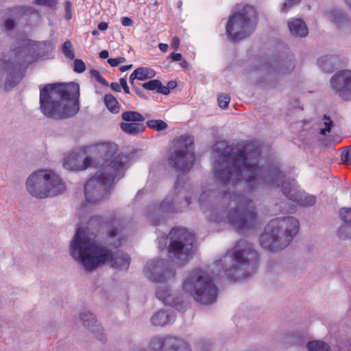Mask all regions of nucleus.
<instances>
[{
	"label": "nucleus",
	"mask_w": 351,
	"mask_h": 351,
	"mask_svg": "<svg viewBox=\"0 0 351 351\" xmlns=\"http://www.w3.org/2000/svg\"><path fill=\"white\" fill-rule=\"evenodd\" d=\"M213 152L219 154L215 160L213 171L221 189H209L203 191L199 203L204 209L207 204L221 199L223 203L233 202L234 208H231L225 217L223 206L213 207L208 219L214 223L223 221L230 224L236 231L254 228L257 223L258 214L255 204L241 192L230 191V188L241 181L247 184L250 192L261 186L282 187V193L290 200L302 206H311L316 202L313 195L298 190L293 184L285 183V174L277 164L261 165V150L259 145L254 141H242L230 148L226 141H217Z\"/></svg>",
	"instance_id": "nucleus-1"
},
{
	"label": "nucleus",
	"mask_w": 351,
	"mask_h": 351,
	"mask_svg": "<svg viewBox=\"0 0 351 351\" xmlns=\"http://www.w3.org/2000/svg\"><path fill=\"white\" fill-rule=\"evenodd\" d=\"M90 153L98 156L94 160L101 159L104 162L101 168L94 176L90 178L84 186V195L88 202L95 204L104 199L112 189L115 181L119 180L124 175V167L127 162V157L123 154L114 156L117 151V146L112 143H102L84 147Z\"/></svg>",
	"instance_id": "nucleus-2"
},
{
	"label": "nucleus",
	"mask_w": 351,
	"mask_h": 351,
	"mask_svg": "<svg viewBox=\"0 0 351 351\" xmlns=\"http://www.w3.org/2000/svg\"><path fill=\"white\" fill-rule=\"evenodd\" d=\"M71 255L84 271H92L106 263L112 268L127 270L130 263L128 254L117 250L112 252L106 247L95 244L82 228H78L71 243Z\"/></svg>",
	"instance_id": "nucleus-3"
},
{
	"label": "nucleus",
	"mask_w": 351,
	"mask_h": 351,
	"mask_svg": "<svg viewBox=\"0 0 351 351\" xmlns=\"http://www.w3.org/2000/svg\"><path fill=\"white\" fill-rule=\"evenodd\" d=\"M80 86L76 82L48 84L40 88V110L56 120L75 116L80 110Z\"/></svg>",
	"instance_id": "nucleus-4"
},
{
	"label": "nucleus",
	"mask_w": 351,
	"mask_h": 351,
	"mask_svg": "<svg viewBox=\"0 0 351 351\" xmlns=\"http://www.w3.org/2000/svg\"><path fill=\"white\" fill-rule=\"evenodd\" d=\"M51 40L32 41L23 40L20 45L14 49L15 62L0 60V82L3 76L7 74L4 85L5 90H10L18 84L23 78L20 72L22 66H27L38 59H47L54 50Z\"/></svg>",
	"instance_id": "nucleus-5"
},
{
	"label": "nucleus",
	"mask_w": 351,
	"mask_h": 351,
	"mask_svg": "<svg viewBox=\"0 0 351 351\" xmlns=\"http://www.w3.org/2000/svg\"><path fill=\"white\" fill-rule=\"evenodd\" d=\"M258 262V255L254 245L245 239H241L234 249L228 251L223 258L215 263V265L219 267V274L223 273L228 279L236 281L247 278L254 273Z\"/></svg>",
	"instance_id": "nucleus-6"
},
{
	"label": "nucleus",
	"mask_w": 351,
	"mask_h": 351,
	"mask_svg": "<svg viewBox=\"0 0 351 351\" xmlns=\"http://www.w3.org/2000/svg\"><path fill=\"white\" fill-rule=\"evenodd\" d=\"M300 224L294 217L288 216L270 220L265 232L260 235L261 247L270 252H278L288 246L298 233Z\"/></svg>",
	"instance_id": "nucleus-7"
},
{
	"label": "nucleus",
	"mask_w": 351,
	"mask_h": 351,
	"mask_svg": "<svg viewBox=\"0 0 351 351\" xmlns=\"http://www.w3.org/2000/svg\"><path fill=\"white\" fill-rule=\"evenodd\" d=\"M184 178L178 177L175 183V191L167 196L160 204L149 205L145 211V216L152 226L162 223L169 214L183 212L191 203V197L180 196L184 188Z\"/></svg>",
	"instance_id": "nucleus-8"
},
{
	"label": "nucleus",
	"mask_w": 351,
	"mask_h": 351,
	"mask_svg": "<svg viewBox=\"0 0 351 351\" xmlns=\"http://www.w3.org/2000/svg\"><path fill=\"white\" fill-rule=\"evenodd\" d=\"M182 287L195 300L202 304H210L217 298L218 289L213 279L200 269H195L189 274Z\"/></svg>",
	"instance_id": "nucleus-9"
},
{
	"label": "nucleus",
	"mask_w": 351,
	"mask_h": 351,
	"mask_svg": "<svg viewBox=\"0 0 351 351\" xmlns=\"http://www.w3.org/2000/svg\"><path fill=\"white\" fill-rule=\"evenodd\" d=\"M26 188L29 194L37 198L53 197L65 190L61 178L50 170H38L27 178Z\"/></svg>",
	"instance_id": "nucleus-10"
},
{
	"label": "nucleus",
	"mask_w": 351,
	"mask_h": 351,
	"mask_svg": "<svg viewBox=\"0 0 351 351\" xmlns=\"http://www.w3.org/2000/svg\"><path fill=\"white\" fill-rule=\"evenodd\" d=\"M257 12L254 7L245 5L241 10L230 15L226 27V34L237 42L248 37L256 29Z\"/></svg>",
	"instance_id": "nucleus-11"
},
{
	"label": "nucleus",
	"mask_w": 351,
	"mask_h": 351,
	"mask_svg": "<svg viewBox=\"0 0 351 351\" xmlns=\"http://www.w3.org/2000/svg\"><path fill=\"white\" fill-rule=\"evenodd\" d=\"M169 239L168 253L169 257L178 261H186L193 253L194 235L188 230L181 227L173 228L169 234H164L158 239L160 247H162V243L166 244Z\"/></svg>",
	"instance_id": "nucleus-12"
},
{
	"label": "nucleus",
	"mask_w": 351,
	"mask_h": 351,
	"mask_svg": "<svg viewBox=\"0 0 351 351\" xmlns=\"http://www.w3.org/2000/svg\"><path fill=\"white\" fill-rule=\"evenodd\" d=\"M195 161L193 138L191 136H181L176 142L175 149L169 157V165L180 172H187Z\"/></svg>",
	"instance_id": "nucleus-13"
},
{
	"label": "nucleus",
	"mask_w": 351,
	"mask_h": 351,
	"mask_svg": "<svg viewBox=\"0 0 351 351\" xmlns=\"http://www.w3.org/2000/svg\"><path fill=\"white\" fill-rule=\"evenodd\" d=\"M130 351H191V348L186 342L176 337L162 339L155 337L150 343L143 342Z\"/></svg>",
	"instance_id": "nucleus-14"
},
{
	"label": "nucleus",
	"mask_w": 351,
	"mask_h": 351,
	"mask_svg": "<svg viewBox=\"0 0 351 351\" xmlns=\"http://www.w3.org/2000/svg\"><path fill=\"white\" fill-rule=\"evenodd\" d=\"M144 272L149 280L159 283H165L176 275V270L168 260L149 261L144 268Z\"/></svg>",
	"instance_id": "nucleus-15"
},
{
	"label": "nucleus",
	"mask_w": 351,
	"mask_h": 351,
	"mask_svg": "<svg viewBox=\"0 0 351 351\" xmlns=\"http://www.w3.org/2000/svg\"><path fill=\"white\" fill-rule=\"evenodd\" d=\"M331 86L340 97L351 99V71L343 70L335 73L330 80Z\"/></svg>",
	"instance_id": "nucleus-16"
},
{
	"label": "nucleus",
	"mask_w": 351,
	"mask_h": 351,
	"mask_svg": "<svg viewBox=\"0 0 351 351\" xmlns=\"http://www.w3.org/2000/svg\"><path fill=\"white\" fill-rule=\"evenodd\" d=\"M156 298L162 301L165 304L169 305L176 310L180 311L183 308V296L174 295L170 293L167 288L159 287L156 291Z\"/></svg>",
	"instance_id": "nucleus-17"
},
{
	"label": "nucleus",
	"mask_w": 351,
	"mask_h": 351,
	"mask_svg": "<svg viewBox=\"0 0 351 351\" xmlns=\"http://www.w3.org/2000/svg\"><path fill=\"white\" fill-rule=\"evenodd\" d=\"M80 319L84 327L90 330L95 337L101 342L106 341V337L102 332L103 328L97 324L95 315L89 311H85L80 314Z\"/></svg>",
	"instance_id": "nucleus-18"
},
{
	"label": "nucleus",
	"mask_w": 351,
	"mask_h": 351,
	"mask_svg": "<svg viewBox=\"0 0 351 351\" xmlns=\"http://www.w3.org/2000/svg\"><path fill=\"white\" fill-rule=\"evenodd\" d=\"M175 315L171 310H159L151 318V322L156 326H163L167 324L173 322Z\"/></svg>",
	"instance_id": "nucleus-19"
},
{
	"label": "nucleus",
	"mask_w": 351,
	"mask_h": 351,
	"mask_svg": "<svg viewBox=\"0 0 351 351\" xmlns=\"http://www.w3.org/2000/svg\"><path fill=\"white\" fill-rule=\"evenodd\" d=\"M76 162L77 160L75 158V156L73 154H70L69 156L64 158L63 163L64 167L71 171L84 170L91 165L93 162V158L86 157L83 160L82 164L81 165H77Z\"/></svg>",
	"instance_id": "nucleus-20"
},
{
	"label": "nucleus",
	"mask_w": 351,
	"mask_h": 351,
	"mask_svg": "<svg viewBox=\"0 0 351 351\" xmlns=\"http://www.w3.org/2000/svg\"><path fill=\"white\" fill-rule=\"evenodd\" d=\"M290 32L294 36L305 37L308 34V28L304 21L300 19H293L288 23Z\"/></svg>",
	"instance_id": "nucleus-21"
},
{
	"label": "nucleus",
	"mask_w": 351,
	"mask_h": 351,
	"mask_svg": "<svg viewBox=\"0 0 351 351\" xmlns=\"http://www.w3.org/2000/svg\"><path fill=\"white\" fill-rule=\"evenodd\" d=\"M338 62L339 58L335 55L324 56L317 60V65L322 71L331 73Z\"/></svg>",
	"instance_id": "nucleus-22"
},
{
	"label": "nucleus",
	"mask_w": 351,
	"mask_h": 351,
	"mask_svg": "<svg viewBox=\"0 0 351 351\" xmlns=\"http://www.w3.org/2000/svg\"><path fill=\"white\" fill-rule=\"evenodd\" d=\"M328 19L338 27L346 26L349 19L346 14L339 10H332L326 13Z\"/></svg>",
	"instance_id": "nucleus-23"
},
{
	"label": "nucleus",
	"mask_w": 351,
	"mask_h": 351,
	"mask_svg": "<svg viewBox=\"0 0 351 351\" xmlns=\"http://www.w3.org/2000/svg\"><path fill=\"white\" fill-rule=\"evenodd\" d=\"M120 128L125 133L133 136L141 134L145 130V126L143 124L136 122L121 123Z\"/></svg>",
	"instance_id": "nucleus-24"
},
{
	"label": "nucleus",
	"mask_w": 351,
	"mask_h": 351,
	"mask_svg": "<svg viewBox=\"0 0 351 351\" xmlns=\"http://www.w3.org/2000/svg\"><path fill=\"white\" fill-rule=\"evenodd\" d=\"M318 125L321 127L319 129L318 134L322 136H326L327 133L331 132L332 128L334 126V121L330 116L324 114Z\"/></svg>",
	"instance_id": "nucleus-25"
},
{
	"label": "nucleus",
	"mask_w": 351,
	"mask_h": 351,
	"mask_svg": "<svg viewBox=\"0 0 351 351\" xmlns=\"http://www.w3.org/2000/svg\"><path fill=\"white\" fill-rule=\"evenodd\" d=\"M105 105L108 110L113 113L117 114L120 110V106L117 99L110 93L106 94L104 97Z\"/></svg>",
	"instance_id": "nucleus-26"
},
{
	"label": "nucleus",
	"mask_w": 351,
	"mask_h": 351,
	"mask_svg": "<svg viewBox=\"0 0 351 351\" xmlns=\"http://www.w3.org/2000/svg\"><path fill=\"white\" fill-rule=\"evenodd\" d=\"M134 73L137 76V80L141 81L152 78L156 75L155 71L149 67H138L134 71Z\"/></svg>",
	"instance_id": "nucleus-27"
},
{
	"label": "nucleus",
	"mask_w": 351,
	"mask_h": 351,
	"mask_svg": "<svg viewBox=\"0 0 351 351\" xmlns=\"http://www.w3.org/2000/svg\"><path fill=\"white\" fill-rule=\"evenodd\" d=\"M121 118L126 122H142L145 120V117L136 111H125L122 113Z\"/></svg>",
	"instance_id": "nucleus-28"
},
{
	"label": "nucleus",
	"mask_w": 351,
	"mask_h": 351,
	"mask_svg": "<svg viewBox=\"0 0 351 351\" xmlns=\"http://www.w3.org/2000/svg\"><path fill=\"white\" fill-rule=\"evenodd\" d=\"M295 68L294 62L289 60L285 64L276 63L274 66V70L280 74H287L292 71Z\"/></svg>",
	"instance_id": "nucleus-29"
},
{
	"label": "nucleus",
	"mask_w": 351,
	"mask_h": 351,
	"mask_svg": "<svg viewBox=\"0 0 351 351\" xmlns=\"http://www.w3.org/2000/svg\"><path fill=\"white\" fill-rule=\"evenodd\" d=\"M308 351H330L327 343L322 341H311L306 345Z\"/></svg>",
	"instance_id": "nucleus-30"
},
{
	"label": "nucleus",
	"mask_w": 351,
	"mask_h": 351,
	"mask_svg": "<svg viewBox=\"0 0 351 351\" xmlns=\"http://www.w3.org/2000/svg\"><path fill=\"white\" fill-rule=\"evenodd\" d=\"M340 218L343 223L350 224L348 227L349 233L347 237L351 236V207L350 208H342L339 210Z\"/></svg>",
	"instance_id": "nucleus-31"
},
{
	"label": "nucleus",
	"mask_w": 351,
	"mask_h": 351,
	"mask_svg": "<svg viewBox=\"0 0 351 351\" xmlns=\"http://www.w3.org/2000/svg\"><path fill=\"white\" fill-rule=\"evenodd\" d=\"M146 125L148 128L156 131L164 130L168 127L167 123L160 119L148 120Z\"/></svg>",
	"instance_id": "nucleus-32"
},
{
	"label": "nucleus",
	"mask_w": 351,
	"mask_h": 351,
	"mask_svg": "<svg viewBox=\"0 0 351 351\" xmlns=\"http://www.w3.org/2000/svg\"><path fill=\"white\" fill-rule=\"evenodd\" d=\"M62 51L64 56L69 60H73L75 58V52L73 49L72 43L70 40H66L63 43Z\"/></svg>",
	"instance_id": "nucleus-33"
},
{
	"label": "nucleus",
	"mask_w": 351,
	"mask_h": 351,
	"mask_svg": "<svg viewBox=\"0 0 351 351\" xmlns=\"http://www.w3.org/2000/svg\"><path fill=\"white\" fill-rule=\"evenodd\" d=\"M350 224L343 223L341 226L339 227L337 231V235L340 239L343 240L351 239V236L347 237V234L349 233L348 227L350 226Z\"/></svg>",
	"instance_id": "nucleus-34"
},
{
	"label": "nucleus",
	"mask_w": 351,
	"mask_h": 351,
	"mask_svg": "<svg viewBox=\"0 0 351 351\" xmlns=\"http://www.w3.org/2000/svg\"><path fill=\"white\" fill-rule=\"evenodd\" d=\"M161 85V82L158 80H152L142 84V86L147 90L158 91V87Z\"/></svg>",
	"instance_id": "nucleus-35"
},
{
	"label": "nucleus",
	"mask_w": 351,
	"mask_h": 351,
	"mask_svg": "<svg viewBox=\"0 0 351 351\" xmlns=\"http://www.w3.org/2000/svg\"><path fill=\"white\" fill-rule=\"evenodd\" d=\"M230 97L228 95L222 93L218 96L219 106L222 109H226L228 107Z\"/></svg>",
	"instance_id": "nucleus-36"
},
{
	"label": "nucleus",
	"mask_w": 351,
	"mask_h": 351,
	"mask_svg": "<svg viewBox=\"0 0 351 351\" xmlns=\"http://www.w3.org/2000/svg\"><path fill=\"white\" fill-rule=\"evenodd\" d=\"M90 73L93 77H94L98 82L104 86H108V82L105 78L100 74V73L96 69H91Z\"/></svg>",
	"instance_id": "nucleus-37"
},
{
	"label": "nucleus",
	"mask_w": 351,
	"mask_h": 351,
	"mask_svg": "<svg viewBox=\"0 0 351 351\" xmlns=\"http://www.w3.org/2000/svg\"><path fill=\"white\" fill-rule=\"evenodd\" d=\"M301 1L302 0H287L282 4V6L281 8V11L282 12H287L288 11V10H289L292 7L300 4Z\"/></svg>",
	"instance_id": "nucleus-38"
},
{
	"label": "nucleus",
	"mask_w": 351,
	"mask_h": 351,
	"mask_svg": "<svg viewBox=\"0 0 351 351\" xmlns=\"http://www.w3.org/2000/svg\"><path fill=\"white\" fill-rule=\"evenodd\" d=\"M86 70V65L84 62L80 59H75L74 60L73 71L77 73H82Z\"/></svg>",
	"instance_id": "nucleus-39"
},
{
	"label": "nucleus",
	"mask_w": 351,
	"mask_h": 351,
	"mask_svg": "<svg viewBox=\"0 0 351 351\" xmlns=\"http://www.w3.org/2000/svg\"><path fill=\"white\" fill-rule=\"evenodd\" d=\"M57 0H35L34 3L38 5H45L54 8L57 5Z\"/></svg>",
	"instance_id": "nucleus-40"
},
{
	"label": "nucleus",
	"mask_w": 351,
	"mask_h": 351,
	"mask_svg": "<svg viewBox=\"0 0 351 351\" xmlns=\"http://www.w3.org/2000/svg\"><path fill=\"white\" fill-rule=\"evenodd\" d=\"M65 9V19L70 20L72 18V3L70 1H66L64 3Z\"/></svg>",
	"instance_id": "nucleus-41"
},
{
	"label": "nucleus",
	"mask_w": 351,
	"mask_h": 351,
	"mask_svg": "<svg viewBox=\"0 0 351 351\" xmlns=\"http://www.w3.org/2000/svg\"><path fill=\"white\" fill-rule=\"evenodd\" d=\"M107 232L110 238H116L119 234V229L113 225L108 227Z\"/></svg>",
	"instance_id": "nucleus-42"
},
{
	"label": "nucleus",
	"mask_w": 351,
	"mask_h": 351,
	"mask_svg": "<svg viewBox=\"0 0 351 351\" xmlns=\"http://www.w3.org/2000/svg\"><path fill=\"white\" fill-rule=\"evenodd\" d=\"M15 21L12 19H7L3 23L4 29L6 31L12 30L15 27Z\"/></svg>",
	"instance_id": "nucleus-43"
},
{
	"label": "nucleus",
	"mask_w": 351,
	"mask_h": 351,
	"mask_svg": "<svg viewBox=\"0 0 351 351\" xmlns=\"http://www.w3.org/2000/svg\"><path fill=\"white\" fill-rule=\"evenodd\" d=\"M341 158L343 162L351 164V149L343 152Z\"/></svg>",
	"instance_id": "nucleus-44"
},
{
	"label": "nucleus",
	"mask_w": 351,
	"mask_h": 351,
	"mask_svg": "<svg viewBox=\"0 0 351 351\" xmlns=\"http://www.w3.org/2000/svg\"><path fill=\"white\" fill-rule=\"evenodd\" d=\"M122 25L125 27H131L134 25V21L128 16L122 17L121 19Z\"/></svg>",
	"instance_id": "nucleus-45"
},
{
	"label": "nucleus",
	"mask_w": 351,
	"mask_h": 351,
	"mask_svg": "<svg viewBox=\"0 0 351 351\" xmlns=\"http://www.w3.org/2000/svg\"><path fill=\"white\" fill-rule=\"evenodd\" d=\"M119 82H120V87L123 88V92L125 94H129L130 93V88H129V86L128 85V83H127V81L125 80V79L121 78L119 80Z\"/></svg>",
	"instance_id": "nucleus-46"
},
{
	"label": "nucleus",
	"mask_w": 351,
	"mask_h": 351,
	"mask_svg": "<svg viewBox=\"0 0 351 351\" xmlns=\"http://www.w3.org/2000/svg\"><path fill=\"white\" fill-rule=\"evenodd\" d=\"M210 347L211 344L208 342L202 341L199 343V351H208Z\"/></svg>",
	"instance_id": "nucleus-47"
},
{
	"label": "nucleus",
	"mask_w": 351,
	"mask_h": 351,
	"mask_svg": "<svg viewBox=\"0 0 351 351\" xmlns=\"http://www.w3.org/2000/svg\"><path fill=\"white\" fill-rule=\"evenodd\" d=\"M157 93H161L165 95H167L169 94L170 90H169V88L167 86H163L161 83V85L160 87H158Z\"/></svg>",
	"instance_id": "nucleus-48"
},
{
	"label": "nucleus",
	"mask_w": 351,
	"mask_h": 351,
	"mask_svg": "<svg viewBox=\"0 0 351 351\" xmlns=\"http://www.w3.org/2000/svg\"><path fill=\"white\" fill-rule=\"evenodd\" d=\"M171 45V47L175 50L178 49L179 45H180V39L178 36H174L172 38Z\"/></svg>",
	"instance_id": "nucleus-49"
},
{
	"label": "nucleus",
	"mask_w": 351,
	"mask_h": 351,
	"mask_svg": "<svg viewBox=\"0 0 351 351\" xmlns=\"http://www.w3.org/2000/svg\"><path fill=\"white\" fill-rule=\"evenodd\" d=\"M170 58L172 61L177 62L182 60V56L181 53L173 52L170 54Z\"/></svg>",
	"instance_id": "nucleus-50"
},
{
	"label": "nucleus",
	"mask_w": 351,
	"mask_h": 351,
	"mask_svg": "<svg viewBox=\"0 0 351 351\" xmlns=\"http://www.w3.org/2000/svg\"><path fill=\"white\" fill-rule=\"evenodd\" d=\"M110 88L116 92H121L120 83L118 82H112L110 84Z\"/></svg>",
	"instance_id": "nucleus-51"
},
{
	"label": "nucleus",
	"mask_w": 351,
	"mask_h": 351,
	"mask_svg": "<svg viewBox=\"0 0 351 351\" xmlns=\"http://www.w3.org/2000/svg\"><path fill=\"white\" fill-rule=\"evenodd\" d=\"M108 25L106 22H101L98 24L97 28L100 31H105L108 29Z\"/></svg>",
	"instance_id": "nucleus-52"
},
{
	"label": "nucleus",
	"mask_w": 351,
	"mask_h": 351,
	"mask_svg": "<svg viewBox=\"0 0 351 351\" xmlns=\"http://www.w3.org/2000/svg\"><path fill=\"white\" fill-rule=\"evenodd\" d=\"M108 63L113 67L119 65V61L117 60V58H108Z\"/></svg>",
	"instance_id": "nucleus-53"
},
{
	"label": "nucleus",
	"mask_w": 351,
	"mask_h": 351,
	"mask_svg": "<svg viewBox=\"0 0 351 351\" xmlns=\"http://www.w3.org/2000/svg\"><path fill=\"white\" fill-rule=\"evenodd\" d=\"M158 47H159V49H160L161 51L166 52V51H167L169 47H168L167 44L160 43L158 45Z\"/></svg>",
	"instance_id": "nucleus-54"
},
{
	"label": "nucleus",
	"mask_w": 351,
	"mask_h": 351,
	"mask_svg": "<svg viewBox=\"0 0 351 351\" xmlns=\"http://www.w3.org/2000/svg\"><path fill=\"white\" fill-rule=\"evenodd\" d=\"M137 80V76L135 75V73H134V71L130 74V78H129V81H130V83L131 84V85H134V80Z\"/></svg>",
	"instance_id": "nucleus-55"
},
{
	"label": "nucleus",
	"mask_w": 351,
	"mask_h": 351,
	"mask_svg": "<svg viewBox=\"0 0 351 351\" xmlns=\"http://www.w3.org/2000/svg\"><path fill=\"white\" fill-rule=\"evenodd\" d=\"M177 83L176 81H169L167 83V87L169 88V90L173 89L176 87Z\"/></svg>",
	"instance_id": "nucleus-56"
},
{
	"label": "nucleus",
	"mask_w": 351,
	"mask_h": 351,
	"mask_svg": "<svg viewBox=\"0 0 351 351\" xmlns=\"http://www.w3.org/2000/svg\"><path fill=\"white\" fill-rule=\"evenodd\" d=\"M109 53L107 50H103L99 53V57L102 59H106L108 57Z\"/></svg>",
	"instance_id": "nucleus-57"
},
{
	"label": "nucleus",
	"mask_w": 351,
	"mask_h": 351,
	"mask_svg": "<svg viewBox=\"0 0 351 351\" xmlns=\"http://www.w3.org/2000/svg\"><path fill=\"white\" fill-rule=\"evenodd\" d=\"M132 67V64L121 66L119 68V70L121 72H125V71H128L129 69H130Z\"/></svg>",
	"instance_id": "nucleus-58"
},
{
	"label": "nucleus",
	"mask_w": 351,
	"mask_h": 351,
	"mask_svg": "<svg viewBox=\"0 0 351 351\" xmlns=\"http://www.w3.org/2000/svg\"><path fill=\"white\" fill-rule=\"evenodd\" d=\"M180 64L184 69H186L188 66V62L185 60H182Z\"/></svg>",
	"instance_id": "nucleus-59"
},
{
	"label": "nucleus",
	"mask_w": 351,
	"mask_h": 351,
	"mask_svg": "<svg viewBox=\"0 0 351 351\" xmlns=\"http://www.w3.org/2000/svg\"><path fill=\"white\" fill-rule=\"evenodd\" d=\"M117 60L119 61V64L120 63H123V62H125V58L123 57H120V58H117Z\"/></svg>",
	"instance_id": "nucleus-60"
},
{
	"label": "nucleus",
	"mask_w": 351,
	"mask_h": 351,
	"mask_svg": "<svg viewBox=\"0 0 351 351\" xmlns=\"http://www.w3.org/2000/svg\"><path fill=\"white\" fill-rule=\"evenodd\" d=\"M99 31L97 29H94L92 31V35L93 36H98L99 35Z\"/></svg>",
	"instance_id": "nucleus-61"
},
{
	"label": "nucleus",
	"mask_w": 351,
	"mask_h": 351,
	"mask_svg": "<svg viewBox=\"0 0 351 351\" xmlns=\"http://www.w3.org/2000/svg\"><path fill=\"white\" fill-rule=\"evenodd\" d=\"M347 5L349 6V8L351 9V0H345Z\"/></svg>",
	"instance_id": "nucleus-62"
}]
</instances>
